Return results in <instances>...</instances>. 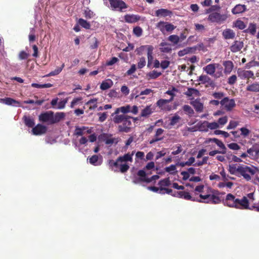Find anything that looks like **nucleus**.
I'll use <instances>...</instances> for the list:
<instances>
[{"label": "nucleus", "instance_id": "3c124183", "mask_svg": "<svg viewBox=\"0 0 259 259\" xmlns=\"http://www.w3.org/2000/svg\"><path fill=\"white\" fill-rule=\"evenodd\" d=\"M170 102L167 99H159L156 102V105L161 109H163V106Z\"/></svg>", "mask_w": 259, "mask_h": 259}, {"label": "nucleus", "instance_id": "680f3d73", "mask_svg": "<svg viewBox=\"0 0 259 259\" xmlns=\"http://www.w3.org/2000/svg\"><path fill=\"white\" fill-rule=\"evenodd\" d=\"M229 148L234 150H238L240 149V146L236 143H231L227 145Z\"/></svg>", "mask_w": 259, "mask_h": 259}, {"label": "nucleus", "instance_id": "c03bdc74", "mask_svg": "<svg viewBox=\"0 0 259 259\" xmlns=\"http://www.w3.org/2000/svg\"><path fill=\"white\" fill-rule=\"evenodd\" d=\"M53 86V85L50 83L45 84H38L36 83H33L31 84V87L35 88H51Z\"/></svg>", "mask_w": 259, "mask_h": 259}, {"label": "nucleus", "instance_id": "13d9d810", "mask_svg": "<svg viewBox=\"0 0 259 259\" xmlns=\"http://www.w3.org/2000/svg\"><path fill=\"white\" fill-rule=\"evenodd\" d=\"M146 62L145 57H142L140 58L138 63V68L139 69L143 68L146 65Z\"/></svg>", "mask_w": 259, "mask_h": 259}, {"label": "nucleus", "instance_id": "b1692460", "mask_svg": "<svg viewBox=\"0 0 259 259\" xmlns=\"http://www.w3.org/2000/svg\"><path fill=\"white\" fill-rule=\"evenodd\" d=\"M223 65L225 67L224 72L226 74L230 73L234 67L233 63L231 61H225Z\"/></svg>", "mask_w": 259, "mask_h": 259}, {"label": "nucleus", "instance_id": "58836bf2", "mask_svg": "<svg viewBox=\"0 0 259 259\" xmlns=\"http://www.w3.org/2000/svg\"><path fill=\"white\" fill-rule=\"evenodd\" d=\"M112 85V81L111 80L109 79L108 81H103L101 85L100 89L102 90H106L111 87Z\"/></svg>", "mask_w": 259, "mask_h": 259}, {"label": "nucleus", "instance_id": "7c9ffc66", "mask_svg": "<svg viewBox=\"0 0 259 259\" xmlns=\"http://www.w3.org/2000/svg\"><path fill=\"white\" fill-rule=\"evenodd\" d=\"M161 75V73L160 72H157L156 70H153L152 71L149 72L146 75L147 78L148 80L149 79H155L158 78Z\"/></svg>", "mask_w": 259, "mask_h": 259}, {"label": "nucleus", "instance_id": "864d4df0", "mask_svg": "<svg viewBox=\"0 0 259 259\" xmlns=\"http://www.w3.org/2000/svg\"><path fill=\"white\" fill-rule=\"evenodd\" d=\"M204 123L206 124V125L208 128L211 130L217 129L219 127V123L216 122H212L210 123L206 121Z\"/></svg>", "mask_w": 259, "mask_h": 259}, {"label": "nucleus", "instance_id": "37998d69", "mask_svg": "<svg viewBox=\"0 0 259 259\" xmlns=\"http://www.w3.org/2000/svg\"><path fill=\"white\" fill-rule=\"evenodd\" d=\"M98 156L97 155H94L89 158V162L91 164L95 166L99 165L101 164V163L98 161Z\"/></svg>", "mask_w": 259, "mask_h": 259}, {"label": "nucleus", "instance_id": "cd10ccee", "mask_svg": "<svg viewBox=\"0 0 259 259\" xmlns=\"http://www.w3.org/2000/svg\"><path fill=\"white\" fill-rule=\"evenodd\" d=\"M25 124L28 127H33L35 124L34 120L30 116H24L23 117Z\"/></svg>", "mask_w": 259, "mask_h": 259}, {"label": "nucleus", "instance_id": "09e8293b", "mask_svg": "<svg viewBox=\"0 0 259 259\" xmlns=\"http://www.w3.org/2000/svg\"><path fill=\"white\" fill-rule=\"evenodd\" d=\"M87 128L85 126L79 127L76 126L75 127L74 134L77 136H80L83 135V131Z\"/></svg>", "mask_w": 259, "mask_h": 259}, {"label": "nucleus", "instance_id": "4c0bfd02", "mask_svg": "<svg viewBox=\"0 0 259 259\" xmlns=\"http://www.w3.org/2000/svg\"><path fill=\"white\" fill-rule=\"evenodd\" d=\"M154 47H152L147 53L148 58V64L147 66L150 67L153 62L154 58L153 56Z\"/></svg>", "mask_w": 259, "mask_h": 259}, {"label": "nucleus", "instance_id": "a18cd8bd", "mask_svg": "<svg viewBox=\"0 0 259 259\" xmlns=\"http://www.w3.org/2000/svg\"><path fill=\"white\" fill-rule=\"evenodd\" d=\"M64 66H65V65L64 63H63L61 67L55 69L54 71L51 72L48 75H47L46 76H55V75L59 74L62 71V70L63 69V68L64 67Z\"/></svg>", "mask_w": 259, "mask_h": 259}, {"label": "nucleus", "instance_id": "a211bd4d", "mask_svg": "<svg viewBox=\"0 0 259 259\" xmlns=\"http://www.w3.org/2000/svg\"><path fill=\"white\" fill-rule=\"evenodd\" d=\"M133 153L130 154V153L125 154L123 156H119L117 158V161H119L120 163H122L124 162V163H126L127 162H133Z\"/></svg>", "mask_w": 259, "mask_h": 259}, {"label": "nucleus", "instance_id": "72a5a7b5", "mask_svg": "<svg viewBox=\"0 0 259 259\" xmlns=\"http://www.w3.org/2000/svg\"><path fill=\"white\" fill-rule=\"evenodd\" d=\"M77 24L86 29H90L91 28V24L90 22L82 18H79L78 20Z\"/></svg>", "mask_w": 259, "mask_h": 259}, {"label": "nucleus", "instance_id": "2eb2a0df", "mask_svg": "<svg viewBox=\"0 0 259 259\" xmlns=\"http://www.w3.org/2000/svg\"><path fill=\"white\" fill-rule=\"evenodd\" d=\"M244 46L243 42L239 40H235L230 46V49L233 53H236L241 50Z\"/></svg>", "mask_w": 259, "mask_h": 259}, {"label": "nucleus", "instance_id": "0e129e2a", "mask_svg": "<svg viewBox=\"0 0 259 259\" xmlns=\"http://www.w3.org/2000/svg\"><path fill=\"white\" fill-rule=\"evenodd\" d=\"M237 81V76L236 75H232L228 79V83L230 85H233Z\"/></svg>", "mask_w": 259, "mask_h": 259}, {"label": "nucleus", "instance_id": "49530a36", "mask_svg": "<svg viewBox=\"0 0 259 259\" xmlns=\"http://www.w3.org/2000/svg\"><path fill=\"white\" fill-rule=\"evenodd\" d=\"M104 141L106 145H112L113 143L116 144L118 142V139L115 138H109L106 137L104 139Z\"/></svg>", "mask_w": 259, "mask_h": 259}, {"label": "nucleus", "instance_id": "69168bd1", "mask_svg": "<svg viewBox=\"0 0 259 259\" xmlns=\"http://www.w3.org/2000/svg\"><path fill=\"white\" fill-rule=\"evenodd\" d=\"M176 170V166L175 165L171 164L169 166L166 167L165 168V171L169 172L171 174H174L175 172H172V171H175Z\"/></svg>", "mask_w": 259, "mask_h": 259}, {"label": "nucleus", "instance_id": "338daca9", "mask_svg": "<svg viewBox=\"0 0 259 259\" xmlns=\"http://www.w3.org/2000/svg\"><path fill=\"white\" fill-rule=\"evenodd\" d=\"M29 54L24 51H21L19 54V58L20 60H24L27 59Z\"/></svg>", "mask_w": 259, "mask_h": 259}, {"label": "nucleus", "instance_id": "f3484780", "mask_svg": "<svg viewBox=\"0 0 259 259\" xmlns=\"http://www.w3.org/2000/svg\"><path fill=\"white\" fill-rule=\"evenodd\" d=\"M124 20L128 23H134L140 20L141 17L138 15L126 14L124 17Z\"/></svg>", "mask_w": 259, "mask_h": 259}, {"label": "nucleus", "instance_id": "0eeeda50", "mask_svg": "<svg viewBox=\"0 0 259 259\" xmlns=\"http://www.w3.org/2000/svg\"><path fill=\"white\" fill-rule=\"evenodd\" d=\"M108 163L110 169L113 170V167H119L120 172L123 174L126 172L130 168L127 163H120L119 161H117V159L116 161L110 159L108 161Z\"/></svg>", "mask_w": 259, "mask_h": 259}, {"label": "nucleus", "instance_id": "f03ea898", "mask_svg": "<svg viewBox=\"0 0 259 259\" xmlns=\"http://www.w3.org/2000/svg\"><path fill=\"white\" fill-rule=\"evenodd\" d=\"M223 203L228 207L236 209H247L249 208V201L246 197L243 196L241 199H240L236 198L231 193L226 195L225 199L223 200Z\"/></svg>", "mask_w": 259, "mask_h": 259}, {"label": "nucleus", "instance_id": "4468645a", "mask_svg": "<svg viewBox=\"0 0 259 259\" xmlns=\"http://www.w3.org/2000/svg\"><path fill=\"white\" fill-rule=\"evenodd\" d=\"M47 131V126L41 124H37L35 126L33 127L32 132L34 135L37 136L45 134Z\"/></svg>", "mask_w": 259, "mask_h": 259}, {"label": "nucleus", "instance_id": "423d86ee", "mask_svg": "<svg viewBox=\"0 0 259 259\" xmlns=\"http://www.w3.org/2000/svg\"><path fill=\"white\" fill-rule=\"evenodd\" d=\"M213 142L215 143L221 149V151L220 150H213L210 151L209 152V155L211 156H214L215 154L221 153V154H226V148L224 144V143L219 139L217 138H208L205 140L204 141V143L205 144H209L210 143Z\"/></svg>", "mask_w": 259, "mask_h": 259}, {"label": "nucleus", "instance_id": "1a4fd4ad", "mask_svg": "<svg viewBox=\"0 0 259 259\" xmlns=\"http://www.w3.org/2000/svg\"><path fill=\"white\" fill-rule=\"evenodd\" d=\"M156 27L163 34H165V32H171L176 27L171 23L161 21L156 24Z\"/></svg>", "mask_w": 259, "mask_h": 259}, {"label": "nucleus", "instance_id": "79ce46f5", "mask_svg": "<svg viewBox=\"0 0 259 259\" xmlns=\"http://www.w3.org/2000/svg\"><path fill=\"white\" fill-rule=\"evenodd\" d=\"M170 184L171 182L169 178L161 180L158 182V185L160 186V188H163V187H168L170 186Z\"/></svg>", "mask_w": 259, "mask_h": 259}, {"label": "nucleus", "instance_id": "c756f323", "mask_svg": "<svg viewBox=\"0 0 259 259\" xmlns=\"http://www.w3.org/2000/svg\"><path fill=\"white\" fill-rule=\"evenodd\" d=\"M151 45H143L141 46L139 48H137L136 52L137 55H141L143 54L145 50L147 51V52L152 47Z\"/></svg>", "mask_w": 259, "mask_h": 259}, {"label": "nucleus", "instance_id": "e433bc0d", "mask_svg": "<svg viewBox=\"0 0 259 259\" xmlns=\"http://www.w3.org/2000/svg\"><path fill=\"white\" fill-rule=\"evenodd\" d=\"M0 101L5 104L8 105H13L14 104H19V102L11 98H6L4 99H0Z\"/></svg>", "mask_w": 259, "mask_h": 259}, {"label": "nucleus", "instance_id": "6ab92c4d", "mask_svg": "<svg viewBox=\"0 0 259 259\" xmlns=\"http://www.w3.org/2000/svg\"><path fill=\"white\" fill-rule=\"evenodd\" d=\"M172 12L165 9H160L155 11V16L156 17H166L167 16H171Z\"/></svg>", "mask_w": 259, "mask_h": 259}, {"label": "nucleus", "instance_id": "ea45409f", "mask_svg": "<svg viewBox=\"0 0 259 259\" xmlns=\"http://www.w3.org/2000/svg\"><path fill=\"white\" fill-rule=\"evenodd\" d=\"M178 90L175 87H172L171 90H168L165 92V94L170 95V98L169 99H167L170 102L173 101L174 97L176 96L175 92H178Z\"/></svg>", "mask_w": 259, "mask_h": 259}, {"label": "nucleus", "instance_id": "39448f33", "mask_svg": "<svg viewBox=\"0 0 259 259\" xmlns=\"http://www.w3.org/2000/svg\"><path fill=\"white\" fill-rule=\"evenodd\" d=\"M239 175L242 176L247 181L251 179V176H253L258 171L257 167L251 166H248L243 164L240 165Z\"/></svg>", "mask_w": 259, "mask_h": 259}, {"label": "nucleus", "instance_id": "a19ab883", "mask_svg": "<svg viewBox=\"0 0 259 259\" xmlns=\"http://www.w3.org/2000/svg\"><path fill=\"white\" fill-rule=\"evenodd\" d=\"M83 15L87 19L93 18L95 14L89 8H87L83 11Z\"/></svg>", "mask_w": 259, "mask_h": 259}, {"label": "nucleus", "instance_id": "f704fd0d", "mask_svg": "<svg viewBox=\"0 0 259 259\" xmlns=\"http://www.w3.org/2000/svg\"><path fill=\"white\" fill-rule=\"evenodd\" d=\"M256 25L255 23H250L247 29H245L243 32L249 33L251 35H254L256 32Z\"/></svg>", "mask_w": 259, "mask_h": 259}, {"label": "nucleus", "instance_id": "de8ad7c7", "mask_svg": "<svg viewBox=\"0 0 259 259\" xmlns=\"http://www.w3.org/2000/svg\"><path fill=\"white\" fill-rule=\"evenodd\" d=\"M234 25L236 27L238 28L240 30H243L245 28L246 25L243 21L240 20H236L234 23Z\"/></svg>", "mask_w": 259, "mask_h": 259}, {"label": "nucleus", "instance_id": "9d476101", "mask_svg": "<svg viewBox=\"0 0 259 259\" xmlns=\"http://www.w3.org/2000/svg\"><path fill=\"white\" fill-rule=\"evenodd\" d=\"M220 104L224 106L225 109L228 111H231L236 106L234 99H230L228 97L224 98L220 101Z\"/></svg>", "mask_w": 259, "mask_h": 259}, {"label": "nucleus", "instance_id": "e2e57ef3", "mask_svg": "<svg viewBox=\"0 0 259 259\" xmlns=\"http://www.w3.org/2000/svg\"><path fill=\"white\" fill-rule=\"evenodd\" d=\"M228 121V117L227 116H225L220 118L218 120V123L219 125H225Z\"/></svg>", "mask_w": 259, "mask_h": 259}, {"label": "nucleus", "instance_id": "4be33fe9", "mask_svg": "<svg viewBox=\"0 0 259 259\" xmlns=\"http://www.w3.org/2000/svg\"><path fill=\"white\" fill-rule=\"evenodd\" d=\"M130 109L131 107L130 105L122 106L121 107L117 108L115 110V112L113 113H112V116H113L114 115H119L118 114L119 113V112L122 113V114H125L127 113L130 112Z\"/></svg>", "mask_w": 259, "mask_h": 259}, {"label": "nucleus", "instance_id": "5701e85b", "mask_svg": "<svg viewBox=\"0 0 259 259\" xmlns=\"http://www.w3.org/2000/svg\"><path fill=\"white\" fill-rule=\"evenodd\" d=\"M223 36L226 39H233L235 36L234 31L231 29H226L223 32Z\"/></svg>", "mask_w": 259, "mask_h": 259}, {"label": "nucleus", "instance_id": "412c9836", "mask_svg": "<svg viewBox=\"0 0 259 259\" xmlns=\"http://www.w3.org/2000/svg\"><path fill=\"white\" fill-rule=\"evenodd\" d=\"M246 10V7L244 5L238 4L232 9V13L233 14H238L245 12Z\"/></svg>", "mask_w": 259, "mask_h": 259}, {"label": "nucleus", "instance_id": "20e7f679", "mask_svg": "<svg viewBox=\"0 0 259 259\" xmlns=\"http://www.w3.org/2000/svg\"><path fill=\"white\" fill-rule=\"evenodd\" d=\"M64 117V113H57L54 115L53 111H49L41 113L38 116V119L40 122L53 124L60 121Z\"/></svg>", "mask_w": 259, "mask_h": 259}, {"label": "nucleus", "instance_id": "9b49d317", "mask_svg": "<svg viewBox=\"0 0 259 259\" xmlns=\"http://www.w3.org/2000/svg\"><path fill=\"white\" fill-rule=\"evenodd\" d=\"M227 18L226 15H222L218 12H214L210 14L208 19L211 22L221 23L225 21Z\"/></svg>", "mask_w": 259, "mask_h": 259}, {"label": "nucleus", "instance_id": "052dcab7", "mask_svg": "<svg viewBox=\"0 0 259 259\" xmlns=\"http://www.w3.org/2000/svg\"><path fill=\"white\" fill-rule=\"evenodd\" d=\"M99 121L101 122H104L107 119V112L98 113Z\"/></svg>", "mask_w": 259, "mask_h": 259}, {"label": "nucleus", "instance_id": "393cba45", "mask_svg": "<svg viewBox=\"0 0 259 259\" xmlns=\"http://www.w3.org/2000/svg\"><path fill=\"white\" fill-rule=\"evenodd\" d=\"M153 112V109L151 105L147 106L141 112V116L147 117Z\"/></svg>", "mask_w": 259, "mask_h": 259}, {"label": "nucleus", "instance_id": "774afa93", "mask_svg": "<svg viewBox=\"0 0 259 259\" xmlns=\"http://www.w3.org/2000/svg\"><path fill=\"white\" fill-rule=\"evenodd\" d=\"M169 64H170V62L169 61L163 60V61H162L160 63V67L163 69H165L169 66Z\"/></svg>", "mask_w": 259, "mask_h": 259}, {"label": "nucleus", "instance_id": "8fccbe9b", "mask_svg": "<svg viewBox=\"0 0 259 259\" xmlns=\"http://www.w3.org/2000/svg\"><path fill=\"white\" fill-rule=\"evenodd\" d=\"M137 175L140 177V181L145 182V180H144L147 179V178H146V173L144 169L139 170L137 172Z\"/></svg>", "mask_w": 259, "mask_h": 259}, {"label": "nucleus", "instance_id": "5fc2aeb1", "mask_svg": "<svg viewBox=\"0 0 259 259\" xmlns=\"http://www.w3.org/2000/svg\"><path fill=\"white\" fill-rule=\"evenodd\" d=\"M143 30L140 26H136L133 29V33L137 37H140L142 35Z\"/></svg>", "mask_w": 259, "mask_h": 259}, {"label": "nucleus", "instance_id": "6e6d98bb", "mask_svg": "<svg viewBox=\"0 0 259 259\" xmlns=\"http://www.w3.org/2000/svg\"><path fill=\"white\" fill-rule=\"evenodd\" d=\"M168 40L174 44H177L180 41V37L177 35H171L168 37Z\"/></svg>", "mask_w": 259, "mask_h": 259}, {"label": "nucleus", "instance_id": "f8f14e48", "mask_svg": "<svg viewBox=\"0 0 259 259\" xmlns=\"http://www.w3.org/2000/svg\"><path fill=\"white\" fill-rule=\"evenodd\" d=\"M247 153L250 158L253 159L258 158L259 157V144H253L250 148L247 149Z\"/></svg>", "mask_w": 259, "mask_h": 259}, {"label": "nucleus", "instance_id": "c85d7f7f", "mask_svg": "<svg viewBox=\"0 0 259 259\" xmlns=\"http://www.w3.org/2000/svg\"><path fill=\"white\" fill-rule=\"evenodd\" d=\"M246 91L252 92H259V82H255L246 87Z\"/></svg>", "mask_w": 259, "mask_h": 259}, {"label": "nucleus", "instance_id": "2f4dec72", "mask_svg": "<svg viewBox=\"0 0 259 259\" xmlns=\"http://www.w3.org/2000/svg\"><path fill=\"white\" fill-rule=\"evenodd\" d=\"M240 169V165L237 166V164H234L229 165V171L232 175H239Z\"/></svg>", "mask_w": 259, "mask_h": 259}, {"label": "nucleus", "instance_id": "a878e982", "mask_svg": "<svg viewBox=\"0 0 259 259\" xmlns=\"http://www.w3.org/2000/svg\"><path fill=\"white\" fill-rule=\"evenodd\" d=\"M160 50L164 53H169L171 51V48L169 44L165 42H162L160 44Z\"/></svg>", "mask_w": 259, "mask_h": 259}, {"label": "nucleus", "instance_id": "bf43d9fd", "mask_svg": "<svg viewBox=\"0 0 259 259\" xmlns=\"http://www.w3.org/2000/svg\"><path fill=\"white\" fill-rule=\"evenodd\" d=\"M238 125V122L234 120H231L227 127V130L234 129Z\"/></svg>", "mask_w": 259, "mask_h": 259}, {"label": "nucleus", "instance_id": "bb28decb", "mask_svg": "<svg viewBox=\"0 0 259 259\" xmlns=\"http://www.w3.org/2000/svg\"><path fill=\"white\" fill-rule=\"evenodd\" d=\"M185 94L189 97H191L193 96L197 97L200 96V92L196 89L189 88L185 93Z\"/></svg>", "mask_w": 259, "mask_h": 259}, {"label": "nucleus", "instance_id": "7ed1b4c3", "mask_svg": "<svg viewBox=\"0 0 259 259\" xmlns=\"http://www.w3.org/2000/svg\"><path fill=\"white\" fill-rule=\"evenodd\" d=\"M131 119H134V118L125 114H120L115 115L113 118V121L116 124L120 123L118 126L119 132L128 133L132 125Z\"/></svg>", "mask_w": 259, "mask_h": 259}, {"label": "nucleus", "instance_id": "4d7b16f0", "mask_svg": "<svg viewBox=\"0 0 259 259\" xmlns=\"http://www.w3.org/2000/svg\"><path fill=\"white\" fill-rule=\"evenodd\" d=\"M240 131L241 132V136H243V137H246L248 136L250 133V130L244 127L240 128Z\"/></svg>", "mask_w": 259, "mask_h": 259}, {"label": "nucleus", "instance_id": "aec40b11", "mask_svg": "<svg viewBox=\"0 0 259 259\" xmlns=\"http://www.w3.org/2000/svg\"><path fill=\"white\" fill-rule=\"evenodd\" d=\"M191 104L197 112H201L203 109V105L200 102V99H196L191 102Z\"/></svg>", "mask_w": 259, "mask_h": 259}, {"label": "nucleus", "instance_id": "c9c22d12", "mask_svg": "<svg viewBox=\"0 0 259 259\" xmlns=\"http://www.w3.org/2000/svg\"><path fill=\"white\" fill-rule=\"evenodd\" d=\"M97 102L98 99L94 98L88 101L85 103V105H90L89 108L90 110H94L97 107Z\"/></svg>", "mask_w": 259, "mask_h": 259}, {"label": "nucleus", "instance_id": "473e14b6", "mask_svg": "<svg viewBox=\"0 0 259 259\" xmlns=\"http://www.w3.org/2000/svg\"><path fill=\"white\" fill-rule=\"evenodd\" d=\"M215 64H208L204 68V70L207 74L212 75L215 71Z\"/></svg>", "mask_w": 259, "mask_h": 259}, {"label": "nucleus", "instance_id": "dca6fc26", "mask_svg": "<svg viewBox=\"0 0 259 259\" xmlns=\"http://www.w3.org/2000/svg\"><path fill=\"white\" fill-rule=\"evenodd\" d=\"M164 132V130L161 128H158L155 133L154 138L149 142L150 144H152L156 142L161 141L163 139V137L162 136Z\"/></svg>", "mask_w": 259, "mask_h": 259}, {"label": "nucleus", "instance_id": "603ef678", "mask_svg": "<svg viewBox=\"0 0 259 259\" xmlns=\"http://www.w3.org/2000/svg\"><path fill=\"white\" fill-rule=\"evenodd\" d=\"M210 77L206 75H201L198 77L197 81H200L202 84L206 83L209 80Z\"/></svg>", "mask_w": 259, "mask_h": 259}, {"label": "nucleus", "instance_id": "ddd939ff", "mask_svg": "<svg viewBox=\"0 0 259 259\" xmlns=\"http://www.w3.org/2000/svg\"><path fill=\"white\" fill-rule=\"evenodd\" d=\"M237 74L241 79H249L250 78H254V73L251 70L238 69L237 70Z\"/></svg>", "mask_w": 259, "mask_h": 259}, {"label": "nucleus", "instance_id": "f257e3e1", "mask_svg": "<svg viewBox=\"0 0 259 259\" xmlns=\"http://www.w3.org/2000/svg\"><path fill=\"white\" fill-rule=\"evenodd\" d=\"M220 194L221 193L218 190H214L210 187H208L206 194L203 195L201 194L199 195L200 199L192 197L189 192L185 191H184L182 198L187 200L198 201L202 203L219 204L221 202L220 196Z\"/></svg>", "mask_w": 259, "mask_h": 259}, {"label": "nucleus", "instance_id": "6e6552de", "mask_svg": "<svg viewBox=\"0 0 259 259\" xmlns=\"http://www.w3.org/2000/svg\"><path fill=\"white\" fill-rule=\"evenodd\" d=\"M113 10L123 12L127 8V5L122 0H108Z\"/></svg>", "mask_w": 259, "mask_h": 259}]
</instances>
